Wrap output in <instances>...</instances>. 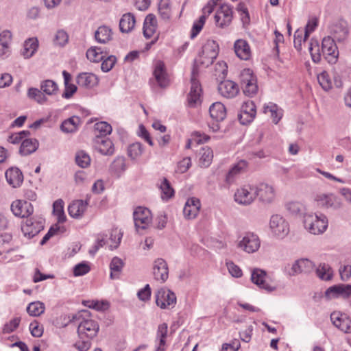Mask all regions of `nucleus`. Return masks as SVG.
Instances as JSON below:
<instances>
[{"mask_svg": "<svg viewBox=\"0 0 351 351\" xmlns=\"http://www.w3.org/2000/svg\"><path fill=\"white\" fill-rule=\"evenodd\" d=\"M305 228L311 234L323 233L328 227V219L324 214H305L304 216Z\"/></svg>", "mask_w": 351, "mask_h": 351, "instance_id": "nucleus-1", "label": "nucleus"}, {"mask_svg": "<svg viewBox=\"0 0 351 351\" xmlns=\"http://www.w3.org/2000/svg\"><path fill=\"white\" fill-rule=\"evenodd\" d=\"M209 113L213 121L209 127L213 132H218L221 129L219 123L226 117V108L222 103L215 102L210 106Z\"/></svg>", "mask_w": 351, "mask_h": 351, "instance_id": "nucleus-2", "label": "nucleus"}, {"mask_svg": "<svg viewBox=\"0 0 351 351\" xmlns=\"http://www.w3.org/2000/svg\"><path fill=\"white\" fill-rule=\"evenodd\" d=\"M254 193L255 198L263 204H270L275 198V191L271 185L267 183L261 182L257 185H254Z\"/></svg>", "mask_w": 351, "mask_h": 351, "instance_id": "nucleus-3", "label": "nucleus"}, {"mask_svg": "<svg viewBox=\"0 0 351 351\" xmlns=\"http://www.w3.org/2000/svg\"><path fill=\"white\" fill-rule=\"evenodd\" d=\"M333 38L327 36L322 43V53L325 59L330 64L335 63L339 55L337 47Z\"/></svg>", "mask_w": 351, "mask_h": 351, "instance_id": "nucleus-4", "label": "nucleus"}, {"mask_svg": "<svg viewBox=\"0 0 351 351\" xmlns=\"http://www.w3.org/2000/svg\"><path fill=\"white\" fill-rule=\"evenodd\" d=\"M314 199L319 206L325 208L337 210L342 206L340 199L333 193H317Z\"/></svg>", "mask_w": 351, "mask_h": 351, "instance_id": "nucleus-5", "label": "nucleus"}, {"mask_svg": "<svg viewBox=\"0 0 351 351\" xmlns=\"http://www.w3.org/2000/svg\"><path fill=\"white\" fill-rule=\"evenodd\" d=\"M269 227L272 232L279 238H284L289 232V226L286 220L279 215L271 216Z\"/></svg>", "mask_w": 351, "mask_h": 351, "instance_id": "nucleus-6", "label": "nucleus"}, {"mask_svg": "<svg viewBox=\"0 0 351 351\" xmlns=\"http://www.w3.org/2000/svg\"><path fill=\"white\" fill-rule=\"evenodd\" d=\"M133 217L137 230L146 229L152 221L151 211L145 207H137L134 211Z\"/></svg>", "mask_w": 351, "mask_h": 351, "instance_id": "nucleus-7", "label": "nucleus"}, {"mask_svg": "<svg viewBox=\"0 0 351 351\" xmlns=\"http://www.w3.org/2000/svg\"><path fill=\"white\" fill-rule=\"evenodd\" d=\"M99 331L97 322L93 319L83 318L78 325L77 333L80 339L95 337Z\"/></svg>", "mask_w": 351, "mask_h": 351, "instance_id": "nucleus-8", "label": "nucleus"}, {"mask_svg": "<svg viewBox=\"0 0 351 351\" xmlns=\"http://www.w3.org/2000/svg\"><path fill=\"white\" fill-rule=\"evenodd\" d=\"M156 303L161 308H171L176 303V296L169 289H160L156 293Z\"/></svg>", "mask_w": 351, "mask_h": 351, "instance_id": "nucleus-9", "label": "nucleus"}, {"mask_svg": "<svg viewBox=\"0 0 351 351\" xmlns=\"http://www.w3.org/2000/svg\"><path fill=\"white\" fill-rule=\"evenodd\" d=\"M191 90L187 100L190 107H195L201 102L202 87L199 82L196 79L195 69H193L191 78Z\"/></svg>", "mask_w": 351, "mask_h": 351, "instance_id": "nucleus-10", "label": "nucleus"}, {"mask_svg": "<svg viewBox=\"0 0 351 351\" xmlns=\"http://www.w3.org/2000/svg\"><path fill=\"white\" fill-rule=\"evenodd\" d=\"M232 19V10L227 4L221 5L217 10L215 21L217 26L223 28L228 26Z\"/></svg>", "mask_w": 351, "mask_h": 351, "instance_id": "nucleus-11", "label": "nucleus"}, {"mask_svg": "<svg viewBox=\"0 0 351 351\" xmlns=\"http://www.w3.org/2000/svg\"><path fill=\"white\" fill-rule=\"evenodd\" d=\"M44 228L42 221L34 220L32 218H27L21 225V230L25 237L31 239L38 234Z\"/></svg>", "mask_w": 351, "mask_h": 351, "instance_id": "nucleus-12", "label": "nucleus"}, {"mask_svg": "<svg viewBox=\"0 0 351 351\" xmlns=\"http://www.w3.org/2000/svg\"><path fill=\"white\" fill-rule=\"evenodd\" d=\"M351 295V285L339 284L330 287L325 291L328 300L337 298H348Z\"/></svg>", "mask_w": 351, "mask_h": 351, "instance_id": "nucleus-13", "label": "nucleus"}, {"mask_svg": "<svg viewBox=\"0 0 351 351\" xmlns=\"http://www.w3.org/2000/svg\"><path fill=\"white\" fill-rule=\"evenodd\" d=\"M253 189L254 185H245L237 189L234 194V200L239 204L249 205L252 204L255 199Z\"/></svg>", "mask_w": 351, "mask_h": 351, "instance_id": "nucleus-14", "label": "nucleus"}, {"mask_svg": "<svg viewBox=\"0 0 351 351\" xmlns=\"http://www.w3.org/2000/svg\"><path fill=\"white\" fill-rule=\"evenodd\" d=\"M315 263L309 259L301 258L293 263L289 275L294 276L302 273L309 274L315 269Z\"/></svg>", "mask_w": 351, "mask_h": 351, "instance_id": "nucleus-15", "label": "nucleus"}, {"mask_svg": "<svg viewBox=\"0 0 351 351\" xmlns=\"http://www.w3.org/2000/svg\"><path fill=\"white\" fill-rule=\"evenodd\" d=\"M11 210L16 217L27 218L34 212L32 204L27 201L16 200L11 204Z\"/></svg>", "mask_w": 351, "mask_h": 351, "instance_id": "nucleus-16", "label": "nucleus"}, {"mask_svg": "<svg viewBox=\"0 0 351 351\" xmlns=\"http://www.w3.org/2000/svg\"><path fill=\"white\" fill-rule=\"evenodd\" d=\"M153 75L158 85L165 88L169 86V79L167 73L165 63L161 60H158L154 66Z\"/></svg>", "mask_w": 351, "mask_h": 351, "instance_id": "nucleus-17", "label": "nucleus"}, {"mask_svg": "<svg viewBox=\"0 0 351 351\" xmlns=\"http://www.w3.org/2000/svg\"><path fill=\"white\" fill-rule=\"evenodd\" d=\"M266 271L261 269L255 268L252 271L251 280L254 284L268 292L275 291V287L271 286L266 282Z\"/></svg>", "mask_w": 351, "mask_h": 351, "instance_id": "nucleus-18", "label": "nucleus"}, {"mask_svg": "<svg viewBox=\"0 0 351 351\" xmlns=\"http://www.w3.org/2000/svg\"><path fill=\"white\" fill-rule=\"evenodd\" d=\"M153 274L154 279L165 282L169 277V268L165 260L158 258L154 262Z\"/></svg>", "mask_w": 351, "mask_h": 351, "instance_id": "nucleus-19", "label": "nucleus"}, {"mask_svg": "<svg viewBox=\"0 0 351 351\" xmlns=\"http://www.w3.org/2000/svg\"><path fill=\"white\" fill-rule=\"evenodd\" d=\"M239 247L247 253H253L260 247V241L253 233L246 234L239 243Z\"/></svg>", "mask_w": 351, "mask_h": 351, "instance_id": "nucleus-20", "label": "nucleus"}, {"mask_svg": "<svg viewBox=\"0 0 351 351\" xmlns=\"http://www.w3.org/2000/svg\"><path fill=\"white\" fill-rule=\"evenodd\" d=\"M219 93L225 98L232 99L239 93V88L237 83L231 80H224L218 85Z\"/></svg>", "mask_w": 351, "mask_h": 351, "instance_id": "nucleus-21", "label": "nucleus"}, {"mask_svg": "<svg viewBox=\"0 0 351 351\" xmlns=\"http://www.w3.org/2000/svg\"><path fill=\"white\" fill-rule=\"evenodd\" d=\"M330 319L333 324L346 333H351V319L340 312H333L330 315Z\"/></svg>", "mask_w": 351, "mask_h": 351, "instance_id": "nucleus-22", "label": "nucleus"}, {"mask_svg": "<svg viewBox=\"0 0 351 351\" xmlns=\"http://www.w3.org/2000/svg\"><path fill=\"white\" fill-rule=\"evenodd\" d=\"M94 147L103 155H112L114 151L112 142L109 138L99 135L94 138Z\"/></svg>", "mask_w": 351, "mask_h": 351, "instance_id": "nucleus-23", "label": "nucleus"}, {"mask_svg": "<svg viewBox=\"0 0 351 351\" xmlns=\"http://www.w3.org/2000/svg\"><path fill=\"white\" fill-rule=\"evenodd\" d=\"M234 51L237 56L243 60H250L252 55L248 43L243 39H238L234 42Z\"/></svg>", "mask_w": 351, "mask_h": 351, "instance_id": "nucleus-24", "label": "nucleus"}, {"mask_svg": "<svg viewBox=\"0 0 351 351\" xmlns=\"http://www.w3.org/2000/svg\"><path fill=\"white\" fill-rule=\"evenodd\" d=\"M201 204L199 199L191 197L187 199L183 208V213L186 218L194 219L197 215Z\"/></svg>", "mask_w": 351, "mask_h": 351, "instance_id": "nucleus-25", "label": "nucleus"}, {"mask_svg": "<svg viewBox=\"0 0 351 351\" xmlns=\"http://www.w3.org/2000/svg\"><path fill=\"white\" fill-rule=\"evenodd\" d=\"M99 82L97 75L92 73H82L76 77V82L78 86L86 88H91L97 85Z\"/></svg>", "mask_w": 351, "mask_h": 351, "instance_id": "nucleus-26", "label": "nucleus"}, {"mask_svg": "<svg viewBox=\"0 0 351 351\" xmlns=\"http://www.w3.org/2000/svg\"><path fill=\"white\" fill-rule=\"evenodd\" d=\"M5 175L7 182L13 187L19 186L23 181V173L17 167L9 168Z\"/></svg>", "mask_w": 351, "mask_h": 351, "instance_id": "nucleus-27", "label": "nucleus"}, {"mask_svg": "<svg viewBox=\"0 0 351 351\" xmlns=\"http://www.w3.org/2000/svg\"><path fill=\"white\" fill-rule=\"evenodd\" d=\"M157 29V19L154 14H149L143 23V35L145 38H151Z\"/></svg>", "mask_w": 351, "mask_h": 351, "instance_id": "nucleus-28", "label": "nucleus"}, {"mask_svg": "<svg viewBox=\"0 0 351 351\" xmlns=\"http://www.w3.org/2000/svg\"><path fill=\"white\" fill-rule=\"evenodd\" d=\"M88 203L86 201L76 200L73 202L68 208V212L73 218L81 217L86 210Z\"/></svg>", "mask_w": 351, "mask_h": 351, "instance_id": "nucleus-29", "label": "nucleus"}, {"mask_svg": "<svg viewBox=\"0 0 351 351\" xmlns=\"http://www.w3.org/2000/svg\"><path fill=\"white\" fill-rule=\"evenodd\" d=\"M135 23L136 19L133 14H124L119 21V29L123 33H129L134 29Z\"/></svg>", "mask_w": 351, "mask_h": 351, "instance_id": "nucleus-30", "label": "nucleus"}, {"mask_svg": "<svg viewBox=\"0 0 351 351\" xmlns=\"http://www.w3.org/2000/svg\"><path fill=\"white\" fill-rule=\"evenodd\" d=\"M38 48V40L36 38L27 39L23 44L21 54L25 58L32 57Z\"/></svg>", "mask_w": 351, "mask_h": 351, "instance_id": "nucleus-31", "label": "nucleus"}, {"mask_svg": "<svg viewBox=\"0 0 351 351\" xmlns=\"http://www.w3.org/2000/svg\"><path fill=\"white\" fill-rule=\"evenodd\" d=\"M95 38L97 43H108L112 38V29L106 25L99 27L95 33Z\"/></svg>", "mask_w": 351, "mask_h": 351, "instance_id": "nucleus-32", "label": "nucleus"}, {"mask_svg": "<svg viewBox=\"0 0 351 351\" xmlns=\"http://www.w3.org/2000/svg\"><path fill=\"white\" fill-rule=\"evenodd\" d=\"M81 313L72 315L62 314L56 319L54 325L57 328H64L67 326L71 322H74L76 320H80L82 317Z\"/></svg>", "mask_w": 351, "mask_h": 351, "instance_id": "nucleus-33", "label": "nucleus"}, {"mask_svg": "<svg viewBox=\"0 0 351 351\" xmlns=\"http://www.w3.org/2000/svg\"><path fill=\"white\" fill-rule=\"evenodd\" d=\"M38 141L35 138H27L23 141L19 153L22 156H27L34 152L38 147Z\"/></svg>", "mask_w": 351, "mask_h": 351, "instance_id": "nucleus-34", "label": "nucleus"}, {"mask_svg": "<svg viewBox=\"0 0 351 351\" xmlns=\"http://www.w3.org/2000/svg\"><path fill=\"white\" fill-rule=\"evenodd\" d=\"M247 162L244 160H239L229 170L226 176V182L228 184L233 182L235 177L242 173L247 167Z\"/></svg>", "mask_w": 351, "mask_h": 351, "instance_id": "nucleus-35", "label": "nucleus"}, {"mask_svg": "<svg viewBox=\"0 0 351 351\" xmlns=\"http://www.w3.org/2000/svg\"><path fill=\"white\" fill-rule=\"evenodd\" d=\"M264 113L270 112V117L274 123L277 124L282 117V110L274 103H269L263 108Z\"/></svg>", "mask_w": 351, "mask_h": 351, "instance_id": "nucleus-36", "label": "nucleus"}, {"mask_svg": "<svg viewBox=\"0 0 351 351\" xmlns=\"http://www.w3.org/2000/svg\"><path fill=\"white\" fill-rule=\"evenodd\" d=\"M239 79L241 88L249 86L254 83H257V78L250 69H244L242 70L239 75Z\"/></svg>", "mask_w": 351, "mask_h": 351, "instance_id": "nucleus-37", "label": "nucleus"}, {"mask_svg": "<svg viewBox=\"0 0 351 351\" xmlns=\"http://www.w3.org/2000/svg\"><path fill=\"white\" fill-rule=\"evenodd\" d=\"M80 123V119L77 116H73L62 123L61 130L65 133L74 132L77 130Z\"/></svg>", "mask_w": 351, "mask_h": 351, "instance_id": "nucleus-38", "label": "nucleus"}, {"mask_svg": "<svg viewBox=\"0 0 351 351\" xmlns=\"http://www.w3.org/2000/svg\"><path fill=\"white\" fill-rule=\"evenodd\" d=\"M317 276L322 280H330L333 276V271L330 266L326 263H321L315 269Z\"/></svg>", "mask_w": 351, "mask_h": 351, "instance_id": "nucleus-39", "label": "nucleus"}, {"mask_svg": "<svg viewBox=\"0 0 351 351\" xmlns=\"http://www.w3.org/2000/svg\"><path fill=\"white\" fill-rule=\"evenodd\" d=\"M202 52L206 56L217 58L219 52V45L213 40H208L202 46Z\"/></svg>", "mask_w": 351, "mask_h": 351, "instance_id": "nucleus-40", "label": "nucleus"}, {"mask_svg": "<svg viewBox=\"0 0 351 351\" xmlns=\"http://www.w3.org/2000/svg\"><path fill=\"white\" fill-rule=\"evenodd\" d=\"M124 263L122 259L119 257H114L110 264V278L117 279L119 277V274L123 267Z\"/></svg>", "mask_w": 351, "mask_h": 351, "instance_id": "nucleus-41", "label": "nucleus"}, {"mask_svg": "<svg viewBox=\"0 0 351 351\" xmlns=\"http://www.w3.org/2000/svg\"><path fill=\"white\" fill-rule=\"evenodd\" d=\"M40 90L47 95H56L58 91V84L51 80H45L40 82Z\"/></svg>", "mask_w": 351, "mask_h": 351, "instance_id": "nucleus-42", "label": "nucleus"}, {"mask_svg": "<svg viewBox=\"0 0 351 351\" xmlns=\"http://www.w3.org/2000/svg\"><path fill=\"white\" fill-rule=\"evenodd\" d=\"M199 163L201 166L207 167L212 162L213 154V150L209 147H202L199 152Z\"/></svg>", "mask_w": 351, "mask_h": 351, "instance_id": "nucleus-43", "label": "nucleus"}, {"mask_svg": "<svg viewBox=\"0 0 351 351\" xmlns=\"http://www.w3.org/2000/svg\"><path fill=\"white\" fill-rule=\"evenodd\" d=\"M215 60V58L208 56H206L203 54V53L201 51L199 53L198 58L195 60L194 66L193 69H195V75H197V67H199V66L208 67L213 63Z\"/></svg>", "mask_w": 351, "mask_h": 351, "instance_id": "nucleus-44", "label": "nucleus"}, {"mask_svg": "<svg viewBox=\"0 0 351 351\" xmlns=\"http://www.w3.org/2000/svg\"><path fill=\"white\" fill-rule=\"evenodd\" d=\"M45 304L40 302H33L29 304L27 311L30 316L38 317L45 312Z\"/></svg>", "mask_w": 351, "mask_h": 351, "instance_id": "nucleus-45", "label": "nucleus"}, {"mask_svg": "<svg viewBox=\"0 0 351 351\" xmlns=\"http://www.w3.org/2000/svg\"><path fill=\"white\" fill-rule=\"evenodd\" d=\"M94 129L95 136L99 135L103 138H106V136L112 132V126L105 121L96 123Z\"/></svg>", "mask_w": 351, "mask_h": 351, "instance_id": "nucleus-46", "label": "nucleus"}, {"mask_svg": "<svg viewBox=\"0 0 351 351\" xmlns=\"http://www.w3.org/2000/svg\"><path fill=\"white\" fill-rule=\"evenodd\" d=\"M53 213L57 216L58 223H64L66 221V216L64 212V202L58 199L53 204Z\"/></svg>", "mask_w": 351, "mask_h": 351, "instance_id": "nucleus-47", "label": "nucleus"}, {"mask_svg": "<svg viewBox=\"0 0 351 351\" xmlns=\"http://www.w3.org/2000/svg\"><path fill=\"white\" fill-rule=\"evenodd\" d=\"M110 171L118 177L125 170L126 165L123 157H117L110 165Z\"/></svg>", "mask_w": 351, "mask_h": 351, "instance_id": "nucleus-48", "label": "nucleus"}, {"mask_svg": "<svg viewBox=\"0 0 351 351\" xmlns=\"http://www.w3.org/2000/svg\"><path fill=\"white\" fill-rule=\"evenodd\" d=\"M331 34L333 36V38L339 42L343 41L348 34V30L346 27L341 25H335L331 29Z\"/></svg>", "mask_w": 351, "mask_h": 351, "instance_id": "nucleus-49", "label": "nucleus"}, {"mask_svg": "<svg viewBox=\"0 0 351 351\" xmlns=\"http://www.w3.org/2000/svg\"><path fill=\"white\" fill-rule=\"evenodd\" d=\"M44 94L45 93L40 89L36 88H29L27 90L28 97L35 100L40 104H45L47 100Z\"/></svg>", "mask_w": 351, "mask_h": 351, "instance_id": "nucleus-50", "label": "nucleus"}, {"mask_svg": "<svg viewBox=\"0 0 351 351\" xmlns=\"http://www.w3.org/2000/svg\"><path fill=\"white\" fill-rule=\"evenodd\" d=\"M86 57L90 61L95 62H100L104 58L101 48L98 47H92L88 49L86 51Z\"/></svg>", "mask_w": 351, "mask_h": 351, "instance_id": "nucleus-51", "label": "nucleus"}, {"mask_svg": "<svg viewBox=\"0 0 351 351\" xmlns=\"http://www.w3.org/2000/svg\"><path fill=\"white\" fill-rule=\"evenodd\" d=\"M75 162L79 167L86 168L90 164V158L84 151H78L75 155Z\"/></svg>", "mask_w": 351, "mask_h": 351, "instance_id": "nucleus-52", "label": "nucleus"}, {"mask_svg": "<svg viewBox=\"0 0 351 351\" xmlns=\"http://www.w3.org/2000/svg\"><path fill=\"white\" fill-rule=\"evenodd\" d=\"M143 152V147L142 144L140 143H132L130 145L128 148V154L129 157L132 160H134L141 156Z\"/></svg>", "mask_w": 351, "mask_h": 351, "instance_id": "nucleus-53", "label": "nucleus"}, {"mask_svg": "<svg viewBox=\"0 0 351 351\" xmlns=\"http://www.w3.org/2000/svg\"><path fill=\"white\" fill-rule=\"evenodd\" d=\"M160 189L162 192V199H169L174 195V190L171 186L170 182L167 178H163L162 183L160 184Z\"/></svg>", "mask_w": 351, "mask_h": 351, "instance_id": "nucleus-54", "label": "nucleus"}, {"mask_svg": "<svg viewBox=\"0 0 351 351\" xmlns=\"http://www.w3.org/2000/svg\"><path fill=\"white\" fill-rule=\"evenodd\" d=\"M317 81L322 88L326 91L331 89L332 86L330 77L326 71H323L317 75Z\"/></svg>", "mask_w": 351, "mask_h": 351, "instance_id": "nucleus-55", "label": "nucleus"}, {"mask_svg": "<svg viewBox=\"0 0 351 351\" xmlns=\"http://www.w3.org/2000/svg\"><path fill=\"white\" fill-rule=\"evenodd\" d=\"M90 270V265L88 262L83 261L75 265L73 269L75 276H81L88 274Z\"/></svg>", "mask_w": 351, "mask_h": 351, "instance_id": "nucleus-56", "label": "nucleus"}, {"mask_svg": "<svg viewBox=\"0 0 351 351\" xmlns=\"http://www.w3.org/2000/svg\"><path fill=\"white\" fill-rule=\"evenodd\" d=\"M167 329L168 326L167 324L165 323H163L158 326L157 330V338L159 339V345H162L165 346V339L167 335Z\"/></svg>", "mask_w": 351, "mask_h": 351, "instance_id": "nucleus-57", "label": "nucleus"}, {"mask_svg": "<svg viewBox=\"0 0 351 351\" xmlns=\"http://www.w3.org/2000/svg\"><path fill=\"white\" fill-rule=\"evenodd\" d=\"M21 317H15L6 323L3 328V332L5 334H10L14 331L19 326Z\"/></svg>", "mask_w": 351, "mask_h": 351, "instance_id": "nucleus-58", "label": "nucleus"}, {"mask_svg": "<svg viewBox=\"0 0 351 351\" xmlns=\"http://www.w3.org/2000/svg\"><path fill=\"white\" fill-rule=\"evenodd\" d=\"M101 61V69L102 71L108 72L114 66L117 62V58L114 56H110Z\"/></svg>", "mask_w": 351, "mask_h": 351, "instance_id": "nucleus-59", "label": "nucleus"}, {"mask_svg": "<svg viewBox=\"0 0 351 351\" xmlns=\"http://www.w3.org/2000/svg\"><path fill=\"white\" fill-rule=\"evenodd\" d=\"M29 330L31 335L34 337H40L43 334V327L36 320L29 324Z\"/></svg>", "mask_w": 351, "mask_h": 351, "instance_id": "nucleus-60", "label": "nucleus"}, {"mask_svg": "<svg viewBox=\"0 0 351 351\" xmlns=\"http://www.w3.org/2000/svg\"><path fill=\"white\" fill-rule=\"evenodd\" d=\"M317 25H318V20L315 17L311 19L308 21V23L305 27L304 41H305L306 39L308 38L309 34L315 30V29L316 28Z\"/></svg>", "mask_w": 351, "mask_h": 351, "instance_id": "nucleus-61", "label": "nucleus"}, {"mask_svg": "<svg viewBox=\"0 0 351 351\" xmlns=\"http://www.w3.org/2000/svg\"><path fill=\"white\" fill-rule=\"evenodd\" d=\"M68 35L66 32L59 30L57 32L55 36V43L60 46H64L68 42Z\"/></svg>", "mask_w": 351, "mask_h": 351, "instance_id": "nucleus-62", "label": "nucleus"}, {"mask_svg": "<svg viewBox=\"0 0 351 351\" xmlns=\"http://www.w3.org/2000/svg\"><path fill=\"white\" fill-rule=\"evenodd\" d=\"M138 298L140 300L146 302L150 299L151 297V288L147 284L143 289H141L138 291Z\"/></svg>", "mask_w": 351, "mask_h": 351, "instance_id": "nucleus-63", "label": "nucleus"}, {"mask_svg": "<svg viewBox=\"0 0 351 351\" xmlns=\"http://www.w3.org/2000/svg\"><path fill=\"white\" fill-rule=\"evenodd\" d=\"M227 267L230 274L236 278H239L242 276L243 273L239 266L236 265L233 262L227 263Z\"/></svg>", "mask_w": 351, "mask_h": 351, "instance_id": "nucleus-64", "label": "nucleus"}]
</instances>
